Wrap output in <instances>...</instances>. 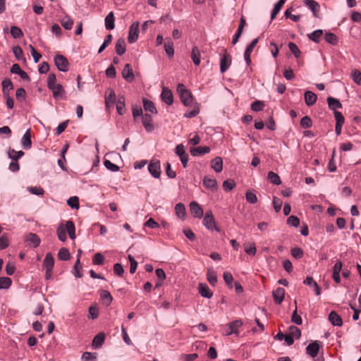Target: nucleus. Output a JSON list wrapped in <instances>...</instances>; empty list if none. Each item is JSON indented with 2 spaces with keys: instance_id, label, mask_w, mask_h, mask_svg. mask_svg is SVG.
<instances>
[{
  "instance_id": "obj_53",
  "label": "nucleus",
  "mask_w": 361,
  "mask_h": 361,
  "mask_svg": "<svg viewBox=\"0 0 361 361\" xmlns=\"http://www.w3.org/2000/svg\"><path fill=\"white\" fill-rule=\"evenodd\" d=\"M104 262V256L100 253L97 252L94 254L93 259H92V263L94 265H102Z\"/></svg>"
},
{
  "instance_id": "obj_15",
  "label": "nucleus",
  "mask_w": 361,
  "mask_h": 361,
  "mask_svg": "<svg viewBox=\"0 0 361 361\" xmlns=\"http://www.w3.org/2000/svg\"><path fill=\"white\" fill-rule=\"evenodd\" d=\"M21 145L23 149H29L32 147L30 130H26L21 140Z\"/></svg>"
},
{
  "instance_id": "obj_48",
  "label": "nucleus",
  "mask_w": 361,
  "mask_h": 361,
  "mask_svg": "<svg viewBox=\"0 0 361 361\" xmlns=\"http://www.w3.org/2000/svg\"><path fill=\"white\" fill-rule=\"evenodd\" d=\"M324 37L325 40L331 44L335 45L338 42L336 35L332 32H326Z\"/></svg>"
},
{
  "instance_id": "obj_12",
  "label": "nucleus",
  "mask_w": 361,
  "mask_h": 361,
  "mask_svg": "<svg viewBox=\"0 0 361 361\" xmlns=\"http://www.w3.org/2000/svg\"><path fill=\"white\" fill-rule=\"evenodd\" d=\"M319 345L318 341H314L310 343L306 348V353L312 357H315L319 352Z\"/></svg>"
},
{
  "instance_id": "obj_44",
  "label": "nucleus",
  "mask_w": 361,
  "mask_h": 361,
  "mask_svg": "<svg viewBox=\"0 0 361 361\" xmlns=\"http://www.w3.org/2000/svg\"><path fill=\"white\" fill-rule=\"evenodd\" d=\"M89 317L92 319H95L99 316V310L96 303L92 304L88 309Z\"/></svg>"
},
{
  "instance_id": "obj_64",
  "label": "nucleus",
  "mask_w": 361,
  "mask_h": 361,
  "mask_svg": "<svg viewBox=\"0 0 361 361\" xmlns=\"http://www.w3.org/2000/svg\"><path fill=\"white\" fill-rule=\"evenodd\" d=\"M245 197L246 200L251 204H255L257 202V197L256 195L250 191H247L246 192Z\"/></svg>"
},
{
  "instance_id": "obj_19",
  "label": "nucleus",
  "mask_w": 361,
  "mask_h": 361,
  "mask_svg": "<svg viewBox=\"0 0 361 361\" xmlns=\"http://www.w3.org/2000/svg\"><path fill=\"white\" fill-rule=\"evenodd\" d=\"M122 76L127 81H132L134 79V74L133 69L129 63L126 64L124 68L122 71Z\"/></svg>"
},
{
  "instance_id": "obj_3",
  "label": "nucleus",
  "mask_w": 361,
  "mask_h": 361,
  "mask_svg": "<svg viewBox=\"0 0 361 361\" xmlns=\"http://www.w3.org/2000/svg\"><path fill=\"white\" fill-rule=\"evenodd\" d=\"M232 62L231 56L224 49V54L220 59V71L221 73H225L230 67Z\"/></svg>"
},
{
  "instance_id": "obj_10",
  "label": "nucleus",
  "mask_w": 361,
  "mask_h": 361,
  "mask_svg": "<svg viewBox=\"0 0 361 361\" xmlns=\"http://www.w3.org/2000/svg\"><path fill=\"white\" fill-rule=\"evenodd\" d=\"M25 240L29 243L30 245H32L33 247H37L40 244V238L39 237L34 233H29L25 238Z\"/></svg>"
},
{
  "instance_id": "obj_37",
  "label": "nucleus",
  "mask_w": 361,
  "mask_h": 361,
  "mask_svg": "<svg viewBox=\"0 0 361 361\" xmlns=\"http://www.w3.org/2000/svg\"><path fill=\"white\" fill-rule=\"evenodd\" d=\"M65 229L67 231V233L70 237L71 239L74 240L75 238V225L72 221H68L66 223V228Z\"/></svg>"
},
{
  "instance_id": "obj_30",
  "label": "nucleus",
  "mask_w": 361,
  "mask_h": 361,
  "mask_svg": "<svg viewBox=\"0 0 361 361\" xmlns=\"http://www.w3.org/2000/svg\"><path fill=\"white\" fill-rule=\"evenodd\" d=\"M8 157L12 159L13 161H17L22 157L25 153L20 150V151H16L15 149L9 147L8 149Z\"/></svg>"
},
{
  "instance_id": "obj_36",
  "label": "nucleus",
  "mask_w": 361,
  "mask_h": 361,
  "mask_svg": "<svg viewBox=\"0 0 361 361\" xmlns=\"http://www.w3.org/2000/svg\"><path fill=\"white\" fill-rule=\"evenodd\" d=\"M191 58H192V60L193 63H195V65H196V66L200 65V51L198 47L196 46H195L192 49Z\"/></svg>"
},
{
  "instance_id": "obj_14",
  "label": "nucleus",
  "mask_w": 361,
  "mask_h": 361,
  "mask_svg": "<svg viewBox=\"0 0 361 361\" xmlns=\"http://www.w3.org/2000/svg\"><path fill=\"white\" fill-rule=\"evenodd\" d=\"M272 295L275 303L280 305L284 299L285 290L283 288L279 287L273 291Z\"/></svg>"
},
{
  "instance_id": "obj_40",
  "label": "nucleus",
  "mask_w": 361,
  "mask_h": 361,
  "mask_svg": "<svg viewBox=\"0 0 361 361\" xmlns=\"http://www.w3.org/2000/svg\"><path fill=\"white\" fill-rule=\"evenodd\" d=\"M286 0H279L274 6V8L271 14V20H274L276 15L280 12L281 8L284 5Z\"/></svg>"
},
{
  "instance_id": "obj_56",
  "label": "nucleus",
  "mask_w": 361,
  "mask_h": 361,
  "mask_svg": "<svg viewBox=\"0 0 361 361\" xmlns=\"http://www.w3.org/2000/svg\"><path fill=\"white\" fill-rule=\"evenodd\" d=\"M351 78L356 84L361 85L360 71H359L358 70H353L351 73Z\"/></svg>"
},
{
  "instance_id": "obj_31",
  "label": "nucleus",
  "mask_w": 361,
  "mask_h": 361,
  "mask_svg": "<svg viewBox=\"0 0 361 361\" xmlns=\"http://www.w3.org/2000/svg\"><path fill=\"white\" fill-rule=\"evenodd\" d=\"M142 102H143V107L146 111H149V112H150L152 114H156L157 113V111L154 106V104L152 101L144 98Z\"/></svg>"
},
{
  "instance_id": "obj_47",
  "label": "nucleus",
  "mask_w": 361,
  "mask_h": 361,
  "mask_svg": "<svg viewBox=\"0 0 361 361\" xmlns=\"http://www.w3.org/2000/svg\"><path fill=\"white\" fill-rule=\"evenodd\" d=\"M11 34L12 37L15 39H18L23 36V33L21 29L15 25L11 26Z\"/></svg>"
},
{
  "instance_id": "obj_25",
  "label": "nucleus",
  "mask_w": 361,
  "mask_h": 361,
  "mask_svg": "<svg viewBox=\"0 0 361 361\" xmlns=\"http://www.w3.org/2000/svg\"><path fill=\"white\" fill-rule=\"evenodd\" d=\"M317 99V97L314 92L311 91L305 92V102L308 106H312L316 102Z\"/></svg>"
},
{
  "instance_id": "obj_58",
  "label": "nucleus",
  "mask_w": 361,
  "mask_h": 361,
  "mask_svg": "<svg viewBox=\"0 0 361 361\" xmlns=\"http://www.w3.org/2000/svg\"><path fill=\"white\" fill-rule=\"evenodd\" d=\"M13 52L16 58L17 59V60L20 61L23 59L25 60V59L23 58V49H21V47L20 46H16V47H13Z\"/></svg>"
},
{
  "instance_id": "obj_59",
  "label": "nucleus",
  "mask_w": 361,
  "mask_h": 361,
  "mask_svg": "<svg viewBox=\"0 0 361 361\" xmlns=\"http://www.w3.org/2000/svg\"><path fill=\"white\" fill-rule=\"evenodd\" d=\"M124 107H125L124 98L123 97L119 98L118 102H116V110H117L118 114L123 115L124 114L123 113Z\"/></svg>"
},
{
  "instance_id": "obj_60",
  "label": "nucleus",
  "mask_w": 361,
  "mask_h": 361,
  "mask_svg": "<svg viewBox=\"0 0 361 361\" xmlns=\"http://www.w3.org/2000/svg\"><path fill=\"white\" fill-rule=\"evenodd\" d=\"M105 26L108 30L113 29V11H111L106 17Z\"/></svg>"
},
{
  "instance_id": "obj_54",
  "label": "nucleus",
  "mask_w": 361,
  "mask_h": 361,
  "mask_svg": "<svg viewBox=\"0 0 361 361\" xmlns=\"http://www.w3.org/2000/svg\"><path fill=\"white\" fill-rule=\"evenodd\" d=\"M67 204L73 209H78L79 207V199L76 196L71 197L68 200Z\"/></svg>"
},
{
  "instance_id": "obj_41",
  "label": "nucleus",
  "mask_w": 361,
  "mask_h": 361,
  "mask_svg": "<svg viewBox=\"0 0 361 361\" xmlns=\"http://www.w3.org/2000/svg\"><path fill=\"white\" fill-rule=\"evenodd\" d=\"M176 214L180 219H184L185 215V208L183 204L178 203L175 207Z\"/></svg>"
},
{
  "instance_id": "obj_26",
  "label": "nucleus",
  "mask_w": 361,
  "mask_h": 361,
  "mask_svg": "<svg viewBox=\"0 0 361 361\" xmlns=\"http://www.w3.org/2000/svg\"><path fill=\"white\" fill-rule=\"evenodd\" d=\"M212 168L217 173L222 171L223 169V161L219 157H216L211 161Z\"/></svg>"
},
{
  "instance_id": "obj_8",
  "label": "nucleus",
  "mask_w": 361,
  "mask_h": 361,
  "mask_svg": "<svg viewBox=\"0 0 361 361\" xmlns=\"http://www.w3.org/2000/svg\"><path fill=\"white\" fill-rule=\"evenodd\" d=\"M203 224L208 229L212 230L216 227L214 218L211 211L206 212L203 219Z\"/></svg>"
},
{
  "instance_id": "obj_29",
  "label": "nucleus",
  "mask_w": 361,
  "mask_h": 361,
  "mask_svg": "<svg viewBox=\"0 0 361 361\" xmlns=\"http://www.w3.org/2000/svg\"><path fill=\"white\" fill-rule=\"evenodd\" d=\"M13 89L12 81L9 78H5L2 81V91L4 96H8L9 91Z\"/></svg>"
},
{
  "instance_id": "obj_6",
  "label": "nucleus",
  "mask_w": 361,
  "mask_h": 361,
  "mask_svg": "<svg viewBox=\"0 0 361 361\" xmlns=\"http://www.w3.org/2000/svg\"><path fill=\"white\" fill-rule=\"evenodd\" d=\"M49 89L52 91L54 99H59L65 98V91L61 84L53 85L51 86V88Z\"/></svg>"
},
{
  "instance_id": "obj_20",
  "label": "nucleus",
  "mask_w": 361,
  "mask_h": 361,
  "mask_svg": "<svg viewBox=\"0 0 361 361\" xmlns=\"http://www.w3.org/2000/svg\"><path fill=\"white\" fill-rule=\"evenodd\" d=\"M329 320L334 326H341L343 324L341 317L335 311L330 312Z\"/></svg>"
},
{
  "instance_id": "obj_33",
  "label": "nucleus",
  "mask_w": 361,
  "mask_h": 361,
  "mask_svg": "<svg viewBox=\"0 0 361 361\" xmlns=\"http://www.w3.org/2000/svg\"><path fill=\"white\" fill-rule=\"evenodd\" d=\"M60 23L64 29L69 30L72 28L73 25V20L68 15L60 19Z\"/></svg>"
},
{
  "instance_id": "obj_52",
  "label": "nucleus",
  "mask_w": 361,
  "mask_h": 361,
  "mask_svg": "<svg viewBox=\"0 0 361 361\" xmlns=\"http://www.w3.org/2000/svg\"><path fill=\"white\" fill-rule=\"evenodd\" d=\"M82 360L83 361H96L97 360V353H90V352H85L82 355Z\"/></svg>"
},
{
  "instance_id": "obj_55",
  "label": "nucleus",
  "mask_w": 361,
  "mask_h": 361,
  "mask_svg": "<svg viewBox=\"0 0 361 361\" xmlns=\"http://www.w3.org/2000/svg\"><path fill=\"white\" fill-rule=\"evenodd\" d=\"M288 48L290 51L294 54L295 58H299L301 52L298 46L294 42H289Z\"/></svg>"
},
{
  "instance_id": "obj_43",
  "label": "nucleus",
  "mask_w": 361,
  "mask_h": 361,
  "mask_svg": "<svg viewBox=\"0 0 361 361\" xmlns=\"http://www.w3.org/2000/svg\"><path fill=\"white\" fill-rule=\"evenodd\" d=\"M71 255L68 250L66 247H62L58 252V257L61 260L67 261L70 259Z\"/></svg>"
},
{
  "instance_id": "obj_63",
  "label": "nucleus",
  "mask_w": 361,
  "mask_h": 361,
  "mask_svg": "<svg viewBox=\"0 0 361 361\" xmlns=\"http://www.w3.org/2000/svg\"><path fill=\"white\" fill-rule=\"evenodd\" d=\"M291 321L298 325L302 324V320L301 317L298 314L297 307H295V309L292 314Z\"/></svg>"
},
{
  "instance_id": "obj_2",
  "label": "nucleus",
  "mask_w": 361,
  "mask_h": 361,
  "mask_svg": "<svg viewBox=\"0 0 361 361\" xmlns=\"http://www.w3.org/2000/svg\"><path fill=\"white\" fill-rule=\"evenodd\" d=\"M54 63L59 71L62 72L68 71L69 62L63 55L56 54L54 57Z\"/></svg>"
},
{
  "instance_id": "obj_46",
  "label": "nucleus",
  "mask_w": 361,
  "mask_h": 361,
  "mask_svg": "<svg viewBox=\"0 0 361 361\" xmlns=\"http://www.w3.org/2000/svg\"><path fill=\"white\" fill-rule=\"evenodd\" d=\"M12 283V280L9 277H0V289H8Z\"/></svg>"
},
{
  "instance_id": "obj_24",
  "label": "nucleus",
  "mask_w": 361,
  "mask_h": 361,
  "mask_svg": "<svg viewBox=\"0 0 361 361\" xmlns=\"http://www.w3.org/2000/svg\"><path fill=\"white\" fill-rule=\"evenodd\" d=\"M105 106L107 111L110 113L111 108L113 106V90L108 89L105 95Z\"/></svg>"
},
{
  "instance_id": "obj_23",
  "label": "nucleus",
  "mask_w": 361,
  "mask_h": 361,
  "mask_svg": "<svg viewBox=\"0 0 361 361\" xmlns=\"http://www.w3.org/2000/svg\"><path fill=\"white\" fill-rule=\"evenodd\" d=\"M164 49L166 54L171 57L174 54L173 43L171 38L166 37L164 40Z\"/></svg>"
},
{
  "instance_id": "obj_5",
  "label": "nucleus",
  "mask_w": 361,
  "mask_h": 361,
  "mask_svg": "<svg viewBox=\"0 0 361 361\" xmlns=\"http://www.w3.org/2000/svg\"><path fill=\"white\" fill-rule=\"evenodd\" d=\"M258 40H259L258 37L254 39L252 41V42L247 47V48H246V49L245 51L244 58H245V60L246 63L247 65H250L251 63L250 55H251L254 48L255 47V46L258 43Z\"/></svg>"
},
{
  "instance_id": "obj_62",
  "label": "nucleus",
  "mask_w": 361,
  "mask_h": 361,
  "mask_svg": "<svg viewBox=\"0 0 361 361\" xmlns=\"http://www.w3.org/2000/svg\"><path fill=\"white\" fill-rule=\"evenodd\" d=\"M264 104L262 101H255L251 105V109L254 111H259L263 109Z\"/></svg>"
},
{
  "instance_id": "obj_51",
  "label": "nucleus",
  "mask_w": 361,
  "mask_h": 361,
  "mask_svg": "<svg viewBox=\"0 0 361 361\" xmlns=\"http://www.w3.org/2000/svg\"><path fill=\"white\" fill-rule=\"evenodd\" d=\"M16 99L19 102H23L26 97V91L23 87H19L16 92Z\"/></svg>"
},
{
  "instance_id": "obj_38",
  "label": "nucleus",
  "mask_w": 361,
  "mask_h": 361,
  "mask_svg": "<svg viewBox=\"0 0 361 361\" xmlns=\"http://www.w3.org/2000/svg\"><path fill=\"white\" fill-rule=\"evenodd\" d=\"M207 279L209 283L212 286H214L216 285V283H217V277H216V274L214 271V269H212L211 268L208 269L207 273Z\"/></svg>"
},
{
  "instance_id": "obj_39",
  "label": "nucleus",
  "mask_w": 361,
  "mask_h": 361,
  "mask_svg": "<svg viewBox=\"0 0 361 361\" xmlns=\"http://www.w3.org/2000/svg\"><path fill=\"white\" fill-rule=\"evenodd\" d=\"M82 267L80 265V255L78 256V259L75 263V265L73 267V274L76 278H81L82 276V274L81 273Z\"/></svg>"
},
{
  "instance_id": "obj_57",
  "label": "nucleus",
  "mask_w": 361,
  "mask_h": 361,
  "mask_svg": "<svg viewBox=\"0 0 361 361\" xmlns=\"http://www.w3.org/2000/svg\"><path fill=\"white\" fill-rule=\"evenodd\" d=\"M244 247L247 254L251 255H255L256 254L257 250L255 243H250V245L245 243Z\"/></svg>"
},
{
  "instance_id": "obj_16",
  "label": "nucleus",
  "mask_w": 361,
  "mask_h": 361,
  "mask_svg": "<svg viewBox=\"0 0 361 361\" xmlns=\"http://www.w3.org/2000/svg\"><path fill=\"white\" fill-rule=\"evenodd\" d=\"M303 283L304 284L312 288L317 295H319L321 294L320 288L312 277L307 276Z\"/></svg>"
},
{
  "instance_id": "obj_4",
  "label": "nucleus",
  "mask_w": 361,
  "mask_h": 361,
  "mask_svg": "<svg viewBox=\"0 0 361 361\" xmlns=\"http://www.w3.org/2000/svg\"><path fill=\"white\" fill-rule=\"evenodd\" d=\"M138 32H139V23L135 22L130 27L129 35H128V40L129 43L132 44L137 39Z\"/></svg>"
},
{
  "instance_id": "obj_50",
  "label": "nucleus",
  "mask_w": 361,
  "mask_h": 361,
  "mask_svg": "<svg viewBox=\"0 0 361 361\" xmlns=\"http://www.w3.org/2000/svg\"><path fill=\"white\" fill-rule=\"evenodd\" d=\"M56 233H57V236H58L59 239L61 241L64 242L66 240L67 238H66V229L62 225L59 226L57 228Z\"/></svg>"
},
{
  "instance_id": "obj_27",
  "label": "nucleus",
  "mask_w": 361,
  "mask_h": 361,
  "mask_svg": "<svg viewBox=\"0 0 361 361\" xmlns=\"http://www.w3.org/2000/svg\"><path fill=\"white\" fill-rule=\"evenodd\" d=\"M210 152V148L207 146H199L197 147L191 148L190 153L193 156L202 155Z\"/></svg>"
},
{
  "instance_id": "obj_42",
  "label": "nucleus",
  "mask_w": 361,
  "mask_h": 361,
  "mask_svg": "<svg viewBox=\"0 0 361 361\" xmlns=\"http://www.w3.org/2000/svg\"><path fill=\"white\" fill-rule=\"evenodd\" d=\"M116 53L118 55H122L126 51V43L122 39H118L116 44Z\"/></svg>"
},
{
  "instance_id": "obj_61",
  "label": "nucleus",
  "mask_w": 361,
  "mask_h": 361,
  "mask_svg": "<svg viewBox=\"0 0 361 361\" xmlns=\"http://www.w3.org/2000/svg\"><path fill=\"white\" fill-rule=\"evenodd\" d=\"M312 120L307 116L302 117V119L300 120V126L302 128H310L312 126Z\"/></svg>"
},
{
  "instance_id": "obj_22",
  "label": "nucleus",
  "mask_w": 361,
  "mask_h": 361,
  "mask_svg": "<svg viewBox=\"0 0 361 361\" xmlns=\"http://www.w3.org/2000/svg\"><path fill=\"white\" fill-rule=\"evenodd\" d=\"M54 265V259L53 257V255L51 252H47L45 255L44 262H43V267L46 269H53Z\"/></svg>"
},
{
  "instance_id": "obj_17",
  "label": "nucleus",
  "mask_w": 361,
  "mask_h": 361,
  "mask_svg": "<svg viewBox=\"0 0 361 361\" xmlns=\"http://www.w3.org/2000/svg\"><path fill=\"white\" fill-rule=\"evenodd\" d=\"M142 120L145 130L147 132H152L154 130L152 116L148 114H145L144 116H142Z\"/></svg>"
},
{
  "instance_id": "obj_35",
  "label": "nucleus",
  "mask_w": 361,
  "mask_h": 361,
  "mask_svg": "<svg viewBox=\"0 0 361 361\" xmlns=\"http://www.w3.org/2000/svg\"><path fill=\"white\" fill-rule=\"evenodd\" d=\"M327 102H328V104H329V107L331 109L334 110V111H336V109L342 108V104L339 102V100L337 99H335L334 97H329L327 98Z\"/></svg>"
},
{
  "instance_id": "obj_18",
  "label": "nucleus",
  "mask_w": 361,
  "mask_h": 361,
  "mask_svg": "<svg viewBox=\"0 0 361 361\" xmlns=\"http://www.w3.org/2000/svg\"><path fill=\"white\" fill-rule=\"evenodd\" d=\"M105 339V334L102 332L99 333L97 335H96L92 343V345L94 349L99 348L102 347L104 341Z\"/></svg>"
},
{
  "instance_id": "obj_21",
  "label": "nucleus",
  "mask_w": 361,
  "mask_h": 361,
  "mask_svg": "<svg viewBox=\"0 0 361 361\" xmlns=\"http://www.w3.org/2000/svg\"><path fill=\"white\" fill-rule=\"evenodd\" d=\"M100 300L106 305H109L113 300V298L109 291L106 290H101L99 291Z\"/></svg>"
},
{
  "instance_id": "obj_7",
  "label": "nucleus",
  "mask_w": 361,
  "mask_h": 361,
  "mask_svg": "<svg viewBox=\"0 0 361 361\" xmlns=\"http://www.w3.org/2000/svg\"><path fill=\"white\" fill-rule=\"evenodd\" d=\"M161 99L168 105H171L173 102V97L172 92L166 87H162V92L161 94Z\"/></svg>"
},
{
  "instance_id": "obj_13",
  "label": "nucleus",
  "mask_w": 361,
  "mask_h": 361,
  "mask_svg": "<svg viewBox=\"0 0 361 361\" xmlns=\"http://www.w3.org/2000/svg\"><path fill=\"white\" fill-rule=\"evenodd\" d=\"M149 173L154 177L159 178L161 173L160 163L159 161L151 162L148 166Z\"/></svg>"
},
{
  "instance_id": "obj_45",
  "label": "nucleus",
  "mask_w": 361,
  "mask_h": 361,
  "mask_svg": "<svg viewBox=\"0 0 361 361\" xmlns=\"http://www.w3.org/2000/svg\"><path fill=\"white\" fill-rule=\"evenodd\" d=\"M323 35V31L322 30H317L312 33L307 35L310 39L312 40L314 42H318L319 39Z\"/></svg>"
},
{
  "instance_id": "obj_9",
  "label": "nucleus",
  "mask_w": 361,
  "mask_h": 361,
  "mask_svg": "<svg viewBox=\"0 0 361 361\" xmlns=\"http://www.w3.org/2000/svg\"><path fill=\"white\" fill-rule=\"evenodd\" d=\"M303 2L304 4L312 11L313 15L315 17H318L320 11L319 4L314 0H303Z\"/></svg>"
},
{
  "instance_id": "obj_1",
  "label": "nucleus",
  "mask_w": 361,
  "mask_h": 361,
  "mask_svg": "<svg viewBox=\"0 0 361 361\" xmlns=\"http://www.w3.org/2000/svg\"><path fill=\"white\" fill-rule=\"evenodd\" d=\"M177 92H178L181 102L185 106H190L192 102V95L191 92L185 88V85L180 83L177 86Z\"/></svg>"
},
{
  "instance_id": "obj_32",
  "label": "nucleus",
  "mask_w": 361,
  "mask_h": 361,
  "mask_svg": "<svg viewBox=\"0 0 361 361\" xmlns=\"http://www.w3.org/2000/svg\"><path fill=\"white\" fill-rule=\"evenodd\" d=\"M203 185L205 188L212 190L216 189V180L214 178L205 176L203 179Z\"/></svg>"
},
{
  "instance_id": "obj_49",
  "label": "nucleus",
  "mask_w": 361,
  "mask_h": 361,
  "mask_svg": "<svg viewBox=\"0 0 361 361\" xmlns=\"http://www.w3.org/2000/svg\"><path fill=\"white\" fill-rule=\"evenodd\" d=\"M268 178L272 183L275 185H280L281 183L280 177L273 171H269L268 173Z\"/></svg>"
},
{
  "instance_id": "obj_28",
  "label": "nucleus",
  "mask_w": 361,
  "mask_h": 361,
  "mask_svg": "<svg viewBox=\"0 0 361 361\" xmlns=\"http://www.w3.org/2000/svg\"><path fill=\"white\" fill-rule=\"evenodd\" d=\"M198 289L200 294L202 297L210 298L213 295L212 292L207 284L200 283Z\"/></svg>"
},
{
  "instance_id": "obj_34",
  "label": "nucleus",
  "mask_w": 361,
  "mask_h": 361,
  "mask_svg": "<svg viewBox=\"0 0 361 361\" xmlns=\"http://www.w3.org/2000/svg\"><path fill=\"white\" fill-rule=\"evenodd\" d=\"M243 325V322L241 320H235L229 324V329H231V332H226L227 335H231L232 334H238V329Z\"/></svg>"
},
{
  "instance_id": "obj_11",
  "label": "nucleus",
  "mask_w": 361,
  "mask_h": 361,
  "mask_svg": "<svg viewBox=\"0 0 361 361\" xmlns=\"http://www.w3.org/2000/svg\"><path fill=\"white\" fill-rule=\"evenodd\" d=\"M190 210L192 215L196 218H201L203 216V209L202 207L195 202H192L190 204Z\"/></svg>"
}]
</instances>
